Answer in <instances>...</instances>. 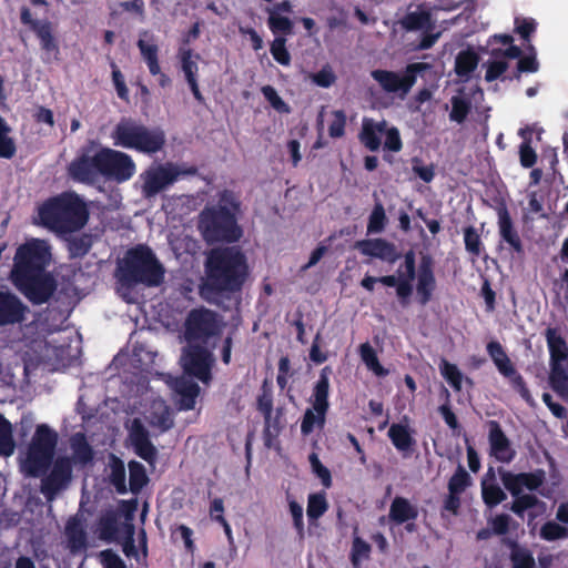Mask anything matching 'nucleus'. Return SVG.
<instances>
[{"label":"nucleus","instance_id":"obj_1","mask_svg":"<svg viewBox=\"0 0 568 568\" xmlns=\"http://www.w3.org/2000/svg\"><path fill=\"white\" fill-rule=\"evenodd\" d=\"M222 323L215 313L205 308L193 310L185 323V338L189 343L181 356V365L187 376L207 384L214 358L209 347L221 332Z\"/></svg>","mask_w":568,"mask_h":568},{"label":"nucleus","instance_id":"obj_2","mask_svg":"<svg viewBox=\"0 0 568 568\" xmlns=\"http://www.w3.org/2000/svg\"><path fill=\"white\" fill-rule=\"evenodd\" d=\"M50 260L48 243L37 239L20 245L14 255L11 281L33 303H44L52 293V280L44 272Z\"/></svg>","mask_w":568,"mask_h":568},{"label":"nucleus","instance_id":"obj_3","mask_svg":"<svg viewBox=\"0 0 568 568\" xmlns=\"http://www.w3.org/2000/svg\"><path fill=\"white\" fill-rule=\"evenodd\" d=\"M247 275V261L240 248H213L206 256L201 295L207 301H215L219 294L239 291Z\"/></svg>","mask_w":568,"mask_h":568},{"label":"nucleus","instance_id":"obj_4","mask_svg":"<svg viewBox=\"0 0 568 568\" xmlns=\"http://www.w3.org/2000/svg\"><path fill=\"white\" fill-rule=\"evenodd\" d=\"M87 220L88 210L82 200L64 193L39 205L34 223L57 233H69L81 229Z\"/></svg>","mask_w":568,"mask_h":568},{"label":"nucleus","instance_id":"obj_5","mask_svg":"<svg viewBox=\"0 0 568 568\" xmlns=\"http://www.w3.org/2000/svg\"><path fill=\"white\" fill-rule=\"evenodd\" d=\"M148 423L152 428L163 433L172 427L173 420L169 407L162 399H154L143 412V418L136 417L128 424L129 440L135 453L144 460L152 463L155 458V447L149 439L144 427Z\"/></svg>","mask_w":568,"mask_h":568},{"label":"nucleus","instance_id":"obj_6","mask_svg":"<svg viewBox=\"0 0 568 568\" xmlns=\"http://www.w3.org/2000/svg\"><path fill=\"white\" fill-rule=\"evenodd\" d=\"M58 438V433L49 425H37L29 443L19 454L20 470L29 477L43 475L53 463Z\"/></svg>","mask_w":568,"mask_h":568},{"label":"nucleus","instance_id":"obj_7","mask_svg":"<svg viewBox=\"0 0 568 568\" xmlns=\"http://www.w3.org/2000/svg\"><path fill=\"white\" fill-rule=\"evenodd\" d=\"M111 139L115 146L152 154L165 143V134L160 129H149L132 119H122L113 129Z\"/></svg>","mask_w":568,"mask_h":568},{"label":"nucleus","instance_id":"obj_8","mask_svg":"<svg viewBox=\"0 0 568 568\" xmlns=\"http://www.w3.org/2000/svg\"><path fill=\"white\" fill-rule=\"evenodd\" d=\"M118 277L128 285L143 283L155 286L163 278V268L150 248L139 246L126 253L119 265Z\"/></svg>","mask_w":568,"mask_h":568},{"label":"nucleus","instance_id":"obj_9","mask_svg":"<svg viewBox=\"0 0 568 568\" xmlns=\"http://www.w3.org/2000/svg\"><path fill=\"white\" fill-rule=\"evenodd\" d=\"M200 229L207 242H232L239 240L242 234L234 213L224 206L210 207L203 211Z\"/></svg>","mask_w":568,"mask_h":568},{"label":"nucleus","instance_id":"obj_10","mask_svg":"<svg viewBox=\"0 0 568 568\" xmlns=\"http://www.w3.org/2000/svg\"><path fill=\"white\" fill-rule=\"evenodd\" d=\"M415 278V253L413 251L407 252L404 255V262L398 266L396 274L385 275L381 277H374L366 275L361 285L372 292L374 291L375 284L381 283L388 287L396 288V296L403 306L408 305L409 298L413 294V281Z\"/></svg>","mask_w":568,"mask_h":568},{"label":"nucleus","instance_id":"obj_11","mask_svg":"<svg viewBox=\"0 0 568 568\" xmlns=\"http://www.w3.org/2000/svg\"><path fill=\"white\" fill-rule=\"evenodd\" d=\"M71 342V332L50 334L49 337L31 341L30 348L39 361L65 365L77 356V348H72Z\"/></svg>","mask_w":568,"mask_h":568},{"label":"nucleus","instance_id":"obj_12","mask_svg":"<svg viewBox=\"0 0 568 568\" xmlns=\"http://www.w3.org/2000/svg\"><path fill=\"white\" fill-rule=\"evenodd\" d=\"M196 169L185 164H172L152 166L146 170L141 179L143 181L142 191L146 197L154 196L179 179L187 175H194Z\"/></svg>","mask_w":568,"mask_h":568},{"label":"nucleus","instance_id":"obj_13","mask_svg":"<svg viewBox=\"0 0 568 568\" xmlns=\"http://www.w3.org/2000/svg\"><path fill=\"white\" fill-rule=\"evenodd\" d=\"M384 138V148L392 152H399L403 148L397 128L388 126L387 122L365 118L359 133L361 142L371 151H377Z\"/></svg>","mask_w":568,"mask_h":568},{"label":"nucleus","instance_id":"obj_14","mask_svg":"<svg viewBox=\"0 0 568 568\" xmlns=\"http://www.w3.org/2000/svg\"><path fill=\"white\" fill-rule=\"evenodd\" d=\"M100 163L103 168V178L118 182L130 180L136 171L135 163L129 154L110 148L100 149Z\"/></svg>","mask_w":568,"mask_h":568},{"label":"nucleus","instance_id":"obj_15","mask_svg":"<svg viewBox=\"0 0 568 568\" xmlns=\"http://www.w3.org/2000/svg\"><path fill=\"white\" fill-rule=\"evenodd\" d=\"M427 67L425 63H413L406 68L403 74L387 70H374L371 74L386 92H403L406 94L416 82V74Z\"/></svg>","mask_w":568,"mask_h":568},{"label":"nucleus","instance_id":"obj_16","mask_svg":"<svg viewBox=\"0 0 568 568\" xmlns=\"http://www.w3.org/2000/svg\"><path fill=\"white\" fill-rule=\"evenodd\" d=\"M70 175L80 182L94 183L103 176V168L100 163V150H85L69 165Z\"/></svg>","mask_w":568,"mask_h":568},{"label":"nucleus","instance_id":"obj_17","mask_svg":"<svg viewBox=\"0 0 568 568\" xmlns=\"http://www.w3.org/2000/svg\"><path fill=\"white\" fill-rule=\"evenodd\" d=\"M487 352L499 373L507 377L520 396L528 403L531 402L529 390L526 388L523 377L515 371L509 357L498 342H490L487 345Z\"/></svg>","mask_w":568,"mask_h":568},{"label":"nucleus","instance_id":"obj_18","mask_svg":"<svg viewBox=\"0 0 568 568\" xmlns=\"http://www.w3.org/2000/svg\"><path fill=\"white\" fill-rule=\"evenodd\" d=\"M501 481L514 497H529L528 493L536 490L544 481V473L513 474L506 471L501 475Z\"/></svg>","mask_w":568,"mask_h":568},{"label":"nucleus","instance_id":"obj_19","mask_svg":"<svg viewBox=\"0 0 568 568\" xmlns=\"http://www.w3.org/2000/svg\"><path fill=\"white\" fill-rule=\"evenodd\" d=\"M402 26L409 31H422L427 33L418 44V48L423 50L430 48L439 38V32L429 33L434 29L435 21L432 19V13L426 10L409 12L402 20Z\"/></svg>","mask_w":568,"mask_h":568},{"label":"nucleus","instance_id":"obj_20","mask_svg":"<svg viewBox=\"0 0 568 568\" xmlns=\"http://www.w3.org/2000/svg\"><path fill=\"white\" fill-rule=\"evenodd\" d=\"M355 248L365 256L378 258L387 263H395L399 257V253L395 245L384 239L357 241L355 243Z\"/></svg>","mask_w":568,"mask_h":568},{"label":"nucleus","instance_id":"obj_21","mask_svg":"<svg viewBox=\"0 0 568 568\" xmlns=\"http://www.w3.org/2000/svg\"><path fill=\"white\" fill-rule=\"evenodd\" d=\"M71 480V460L68 457H58L53 463L50 475L43 480L44 494H57L68 486Z\"/></svg>","mask_w":568,"mask_h":568},{"label":"nucleus","instance_id":"obj_22","mask_svg":"<svg viewBox=\"0 0 568 568\" xmlns=\"http://www.w3.org/2000/svg\"><path fill=\"white\" fill-rule=\"evenodd\" d=\"M28 307L14 295L0 292V325L20 323L24 320Z\"/></svg>","mask_w":568,"mask_h":568},{"label":"nucleus","instance_id":"obj_23","mask_svg":"<svg viewBox=\"0 0 568 568\" xmlns=\"http://www.w3.org/2000/svg\"><path fill=\"white\" fill-rule=\"evenodd\" d=\"M488 440L490 455L498 462L510 463L514 459L516 452L496 422L490 423Z\"/></svg>","mask_w":568,"mask_h":568},{"label":"nucleus","instance_id":"obj_24","mask_svg":"<svg viewBox=\"0 0 568 568\" xmlns=\"http://www.w3.org/2000/svg\"><path fill=\"white\" fill-rule=\"evenodd\" d=\"M521 50L516 45H510L505 50H493L491 61L487 63V71L485 79L494 81L499 79L508 69V61L519 59Z\"/></svg>","mask_w":568,"mask_h":568},{"label":"nucleus","instance_id":"obj_25","mask_svg":"<svg viewBox=\"0 0 568 568\" xmlns=\"http://www.w3.org/2000/svg\"><path fill=\"white\" fill-rule=\"evenodd\" d=\"M415 277L417 278L416 298L420 305H426L436 288L435 275L429 264L422 263L417 273L415 272Z\"/></svg>","mask_w":568,"mask_h":568},{"label":"nucleus","instance_id":"obj_26","mask_svg":"<svg viewBox=\"0 0 568 568\" xmlns=\"http://www.w3.org/2000/svg\"><path fill=\"white\" fill-rule=\"evenodd\" d=\"M545 337L550 355V366L568 365V345L559 332L549 327L546 329Z\"/></svg>","mask_w":568,"mask_h":568},{"label":"nucleus","instance_id":"obj_27","mask_svg":"<svg viewBox=\"0 0 568 568\" xmlns=\"http://www.w3.org/2000/svg\"><path fill=\"white\" fill-rule=\"evenodd\" d=\"M124 525L132 524L129 520L121 521L115 513H106L99 520L100 538L108 542L122 540Z\"/></svg>","mask_w":568,"mask_h":568},{"label":"nucleus","instance_id":"obj_28","mask_svg":"<svg viewBox=\"0 0 568 568\" xmlns=\"http://www.w3.org/2000/svg\"><path fill=\"white\" fill-rule=\"evenodd\" d=\"M171 387L180 396V407L182 409H192L195 405V398L199 395V386L189 381L185 376L174 379Z\"/></svg>","mask_w":568,"mask_h":568},{"label":"nucleus","instance_id":"obj_29","mask_svg":"<svg viewBox=\"0 0 568 568\" xmlns=\"http://www.w3.org/2000/svg\"><path fill=\"white\" fill-rule=\"evenodd\" d=\"M328 390H329V378L328 368L325 367L320 374V378L316 382L312 395V407L315 410L326 412L328 409Z\"/></svg>","mask_w":568,"mask_h":568},{"label":"nucleus","instance_id":"obj_30","mask_svg":"<svg viewBox=\"0 0 568 568\" xmlns=\"http://www.w3.org/2000/svg\"><path fill=\"white\" fill-rule=\"evenodd\" d=\"M68 548L78 554L87 548V534L78 521H69L65 527Z\"/></svg>","mask_w":568,"mask_h":568},{"label":"nucleus","instance_id":"obj_31","mask_svg":"<svg viewBox=\"0 0 568 568\" xmlns=\"http://www.w3.org/2000/svg\"><path fill=\"white\" fill-rule=\"evenodd\" d=\"M418 516V510L415 506L408 503V499H393L389 517L396 524H404L408 520H414Z\"/></svg>","mask_w":568,"mask_h":568},{"label":"nucleus","instance_id":"obj_32","mask_svg":"<svg viewBox=\"0 0 568 568\" xmlns=\"http://www.w3.org/2000/svg\"><path fill=\"white\" fill-rule=\"evenodd\" d=\"M549 382L554 392L568 400V365L550 366Z\"/></svg>","mask_w":568,"mask_h":568},{"label":"nucleus","instance_id":"obj_33","mask_svg":"<svg viewBox=\"0 0 568 568\" xmlns=\"http://www.w3.org/2000/svg\"><path fill=\"white\" fill-rule=\"evenodd\" d=\"M498 226L500 236L507 242L516 252L521 251V242L517 232L514 230L511 220L507 211H500L498 214Z\"/></svg>","mask_w":568,"mask_h":568},{"label":"nucleus","instance_id":"obj_34","mask_svg":"<svg viewBox=\"0 0 568 568\" xmlns=\"http://www.w3.org/2000/svg\"><path fill=\"white\" fill-rule=\"evenodd\" d=\"M179 59L181 61V69L185 75L186 82L196 81L200 55L190 49L182 48L179 51Z\"/></svg>","mask_w":568,"mask_h":568},{"label":"nucleus","instance_id":"obj_35","mask_svg":"<svg viewBox=\"0 0 568 568\" xmlns=\"http://www.w3.org/2000/svg\"><path fill=\"white\" fill-rule=\"evenodd\" d=\"M388 436L396 449L400 452L410 449L414 444L409 428L403 424H393L388 429Z\"/></svg>","mask_w":568,"mask_h":568},{"label":"nucleus","instance_id":"obj_36","mask_svg":"<svg viewBox=\"0 0 568 568\" xmlns=\"http://www.w3.org/2000/svg\"><path fill=\"white\" fill-rule=\"evenodd\" d=\"M439 372L446 382L457 392L462 389L463 382L470 384V381L464 376L460 369L445 358L440 359Z\"/></svg>","mask_w":568,"mask_h":568},{"label":"nucleus","instance_id":"obj_37","mask_svg":"<svg viewBox=\"0 0 568 568\" xmlns=\"http://www.w3.org/2000/svg\"><path fill=\"white\" fill-rule=\"evenodd\" d=\"M138 47L140 49L141 55L145 63L148 64L149 71L152 75L160 74V64L158 60V45L148 42L145 39L140 38L138 41Z\"/></svg>","mask_w":568,"mask_h":568},{"label":"nucleus","instance_id":"obj_38","mask_svg":"<svg viewBox=\"0 0 568 568\" xmlns=\"http://www.w3.org/2000/svg\"><path fill=\"white\" fill-rule=\"evenodd\" d=\"M478 55L471 50H465L457 54L455 61V71L459 77L467 78L477 68Z\"/></svg>","mask_w":568,"mask_h":568},{"label":"nucleus","instance_id":"obj_39","mask_svg":"<svg viewBox=\"0 0 568 568\" xmlns=\"http://www.w3.org/2000/svg\"><path fill=\"white\" fill-rule=\"evenodd\" d=\"M359 354L366 367L369 371H372L376 376L384 377L388 374V371L379 364L376 352L368 343H364L361 345Z\"/></svg>","mask_w":568,"mask_h":568},{"label":"nucleus","instance_id":"obj_40","mask_svg":"<svg viewBox=\"0 0 568 568\" xmlns=\"http://www.w3.org/2000/svg\"><path fill=\"white\" fill-rule=\"evenodd\" d=\"M510 561L513 568H535L536 566L531 551L516 542L511 546Z\"/></svg>","mask_w":568,"mask_h":568},{"label":"nucleus","instance_id":"obj_41","mask_svg":"<svg viewBox=\"0 0 568 568\" xmlns=\"http://www.w3.org/2000/svg\"><path fill=\"white\" fill-rule=\"evenodd\" d=\"M71 448L73 450L74 464H87L92 457V450L81 434L72 436Z\"/></svg>","mask_w":568,"mask_h":568},{"label":"nucleus","instance_id":"obj_42","mask_svg":"<svg viewBox=\"0 0 568 568\" xmlns=\"http://www.w3.org/2000/svg\"><path fill=\"white\" fill-rule=\"evenodd\" d=\"M371 545L358 536H355L351 549V562L353 568H361L362 561L369 558Z\"/></svg>","mask_w":568,"mask_h":568},{"label":"nucleus","instance_id":"obj_43","mask_svg":"<svg viewBox=\"0 0 568 568\" xmlns=\"http://www.w3.org/2000/svg\"><path fill=\"white\" fill-rule=\"evenodd\" d=\"M14 449L11 424L0 415V455L11 456Z\"/></svg>","mask_w":568,"mask_h":568},{"label":"nucleus","instance_id":"obj_44","mask_svg":"<svg viewBox=\"0 0 568 568\" xmlns=\"http://www.w3.org/2000/svg\"><path fill=\"white\" fill-rule=\"evenodd\" d=\"M326 412L315 410L311 407L306 409L302 424L301 430L304 435L311 434L316 427L322 428L325 424Z\"/></svg>","mask_w":568,"mask_h":568},{"label":"nucleus","instance_id":"obj_45","mask_svg":"<svg viewBox=\"0 0 568 568\" xmlns=\"http://www.w3.org/2000/svg\"><path fill=\"white\" fill-rule=\"evenodd\" d=\"M11 129L0 115V156L11 159L16 154V143L10 136Z\"/></svg>","mask_w":568,"mask_h":568},{"label":"nucleus","instance_id":"obj_46","mask_svg":"<svg viewBox=\"0 0 568 568\" xmlns=\"http://www.w3.org/2000/svg\"><path fill=\"white\" fill-rule=\"evenodd\" d=\"M129 475L130 491L138 494L148 481L145 469L140 463L131 462L129 464Z\"/></svg>","mask_w":568,"mask_h":568},{"label":"nucleus","instance_id":"obj_47","mask_svg":"<svg viewBox=\"0 0 568 568\" xmlns=\"http://www.w3.org/2000/svg\"><path fill=\"white\" fill-rule=\"evenodd\" d=\"M450 102V120L462 123L470 110V101L464 94H457L452 98Z\"/></svg>","mask_w":568,"mask_h":568},{"label":"nucleus","instance_id":"obj_48","mask_svg":"<svg viewBox=\"0 0 568 568\" xmlns=\"http://www.w3.org/2000/svg\"><path fill=\"white\" fill-rule=\"evenodd\" d=\"M528 133L529 129L527 128L519 130V135L525 140L519 148L520 164L524 168H531L537 160V154L530 146L529 140L527 139Z\"/></svg>","mask_w":568,"mask_h":568},{"label":"nucleus","instance_id":"obj_49","mask_svg":"<svg viewBox=\"0 0 568 568\" xmlns=\"http://www.w3.org/2000/svg\"><path fill=\"white\" fill-rule=\"evenodd\" d=\"M540 537L547 541H555L568 537V528L556 521H547L540 528Z\"/></svg>","mask_w":568,"mask_h":568},{"label":"nucleus","instance_id":"obj_50","mask_svg":"<svg viewBox=\"0 0 568 568\" xmlns=\"http://www.w3.org/2000/svg\"><path fill=\"white\" fill-rule=\"evenodd\" d=\"M386 222V214L383 205L381 203H377L368 220L367 224V233L369 234H377L381 233L385 227Z\"/></svg>","mask_w":568,"mask_h":568},{"label":"nucleus","instance_id":"obj_51","mask_svg":"<svg viewBox=\"0 0 568 568\" xmlns=\"http://www.w3.org/2000/svg\"><path fill=\"white\" fill-rule=\"evenodd\" d=\"M264 98L268 101L272 108L280 113H290L288 104L278 95L277 91L271 85L262 88Z\"/></svg>","mask_w":568,"mask_h":568},{"label":"nucleus","instance_id":"obj_52","mask_svg":"<svg viewBox=\"0 0 568 568\" xmlns=\"http://www.w3.org/2000/svg\"><path fill=\"white\" fill-rule=\"evenodd\" d=\"M268 27L273 33L288 34L292 32L293 24L288 18L277 14L274 10H270Z\"/></svg>","mask_w":568,"mask_h":568},{"label":"nucleus","instance_id":"obj_53","mask_svg":"<svg viewBox=\"0 0 568 568\" xmlns=\"http://www.w3.org/2000/svg\"><path fill=\"white\" fill-rule=\"evenodd\" d=\"M110 477L119 494H125L128 491L125 487L124 466L120 460L112 459Z\"/></svg>","mask_w":568,"mask_h":568},{"label":"nucleus","instance_id":"obj_54","mask_svg":"<svg viewBox=\"0 0 568 568\" xmlns=\"http://www.w3.org/2000/svg\"><path fill=\"white\" fill-rule=\"evenodd\" d=\"M285 38L277 37L271 44V53L273 58L283 65H288L291 63V55L285 48Z\"/></svg>","mask_w":568,"mask_h":568},{"label":"nucleus","instance_id":"obj_55","mask_svg":"<svg viewBox=\"0 0 568 568\" xmlns=\"http://www.w3.org/2000/svg\"><path fill=\"white\" fill-rule=\"evenodd\" d=\"M470 477L468 473L459 467L449 480V489L453 495L462 494L469 485Z\"/></svg>","mask_w":568,"mask_h":568},{"label":"nucleus","instance_id":"obj_56","mask_svg":"<svg viewBox=\"0 0 568 568\" xmlns=\"http://www.w3.org/2000/svg\"><path fill=\"white\" fill-rule=\"evenodd\" d=\"M464 242L466 250L478 256L481 252V241L478 232L473 227L469 226L465 229L464 231Z\"/></svg>","mask_w":568,"mask_h":568},{"label":"nucleus","instance_id":"obj_57","mask_svg":"<svg viewBox=\"0 0 568 568\" xmlns=\"http://www.w3.org/2000/svg\"><path fill=\"white\" fill-rule=\"evenodd\" d=\"M327 508L326 499H308L306 514L310 525H316V520L324 515Z\"/></svg>","mask_w":568,"mask_h":568},{"label":"nucleus","instance_id":"obj_58","mask_svg":"<svg viewBox=\"0 0 568 568\" xmlns=\"http://www.w3.org/2000/svg\"><path fill=\"white\" fill-rule=\"evenodd\" d=\"M36 33L41 41V45L47 51L57 49L51 28L48 22H43L41 26H36Z\"/></svg>","mask_w":568,"mask_h":568},{"label":"nucleus","instance_id":"obj_59","mask_svg":"<svg viewBox=\"0 0 568 568\" xmlns=\"http://www.w3.org/2000/svg\"><path fill=\"white\" fill-rule=\"evenodd\" d=\"M312 81L322 88H329L336 80V77L331 67L326 65L318 72L310 75Z\"/></svg>","mask_w":568,"mask_h":568},{"label":"nucleus","instance_id":"obj_60","mask_svg":"<svg viewBox=\"0 0 568 568\" xmlns=\"http://www.w3.org/2000/svg\"><path fill=\"white\" fill-rule=\"evenodd\" d=\"M310 463L313 473L321 479L325 487H328L331 485V473L322 465L316 454L310 456Z\"/></svg>","mask_w":568,"mask_h":568},{"label":"nucleus","instance_id":"obj_61","mask_svg":"<svg viewBox=\"0 0 568 568\" xmlns=\"http://www.w3.org/2000/svg\"><path fill=\"white\" fill-rule=\"evenodd\" d=\"M290 511L292 514L293 525L298 536L302 538L304 536L303 507L296 503L295 499H291Z\"/></svg>","mask_w":568,"mask_h":568},{"label":"nucleus","instance_id":"obj_62","mask_svg":"<svg viewBox=\"0 0 568 568\" xmlns=\"http://www.w3.org/2000/svg\"><path fill=\"white\" fill-rule=\"evenodd\" d=\"M332 115L333 121L328 128L329 135L332 138H339L344 134L346 116L343 111H334Z\"/></svg>","mask_w":568,"mask_h":568},{"label":"nucleus","instance_id":"obj_63","mask_svg":"<svg viewBox=\"0 0 568 568\" xmlns=\"http://www.w3.org/2000/svg\"><path fill=\"white\" fill-rule=\"evenodd\" d=\"M124 536L122 537L123 542V552L130 556H136L138 551L134 545V526L133 525H124Z\"/></svg>","mask_w":568,"mask_h":568},{"label":"nucleus","instance_id":"obj_64","mask_svg":"<svg viewBox=\"0 0 568 568\" xmlns=\"http://www.w3.org/2000/svg\"><path fill=\"white\" fill-rule=\"evenodd\" d=\"M529 50L532 52L531 54L520 58L518 60V70L520 72H537L539 64L536 59V53L534 47L529 45Z\"/></svg>","mask_w":568,"mask_h":568}]
</instances>
